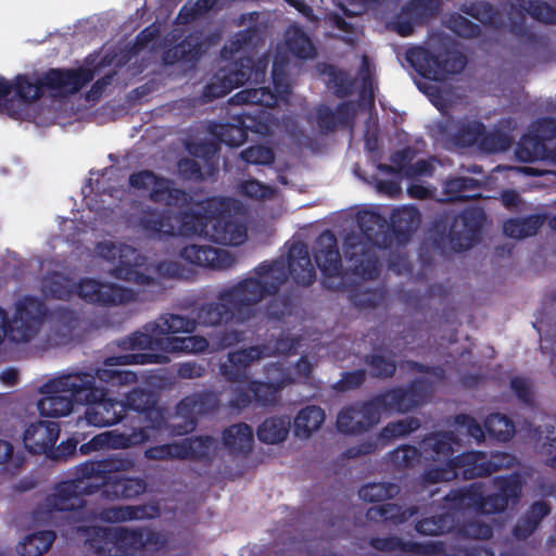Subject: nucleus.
<instances>
[{
  "instance_id": "1",
  "label": "nucleus",
  "mask_w": 556,
  "mask_h": 556,
  "mask_svg": "<svg viewBox=\"0 0 556 556\" xmlns=\"http://www.w3.org/2000/svg\"><path fill=\"white\" fill-rule=\"evenodd\" d=\"M223 203L218 199H210L204 202L193 204L180 219L177 217H163L151 213L142 219L144 229L153 235L164 236H186V237H207L211 240L228 245H239L248 238L247 226L237 218L222 217L215 222L212 230L207 225L220 212Z\"/></svg>"
},
{
  "instance_id": "2",
  "label": "nucleus",
  "mask_w": 556,
  "mask_h": 556,
  "mask_svg": "<svg viewBox=\"0 0 556 556\" xmlns=\"http://www.w3.org/2000/svg\"><path fill=\"white\" fill-rule=\"evenodd\" d=\"M454 445H459V440L453 431L435 432L424 439L422 452L438 464L426 473L429 482L450 481L457 477V469H463L465 479H472L502 467L498 456L489 462L486 456L479 452H468L452 458Z\"/></svg>"
},
{
  "instance_id": "3",
  "label": "nucleus",
  "mask_w": 556,
  "mask_h": 556,
  "mask_svg": "<svg viewBox=\"0 0 556 556\" xmlns=\"http://www.w3.org/2000/svg\"><path fill=\"white\" fill-rule=\"evenodd\" d=\"M93 78L90 70L62 72L51 70L42 79L30 81L26 76H18L14 84L16 98H8L13 86L0 78V108L14 118H21L28 103L36 101L41 93V87L53 90L56 94L74 93Z\"/></svg>"
},
{
  "instance_id": "4",
  "label": "nucleus",
  "mask_w": 556,
  "mask_h": 556,
  "mask_svg": "<svg viewBox=\"0 0 556 556\" xmlns=\"http://www.w3.org/2000/svg\"><path fill=\"white\" fill-rule=\"evenodd\" d=\"M359 232L344 236V255L348 263L343 274L342 285L359 283L378 276L376 257L371 254L367 241L380 245L379 239L384 235L388 225L386 218L372 211H363L357 214ZM334 287H341V283Z\"/></svg>"
},
{
  "instance_id": "5",
  "label": "nucleus",
  "mask_w": 556,
  "mask_h": 556,
  "mask_svg": "<svg viewBox=\"0 0 556 556\" xmlns=\"http://www.w3.org/2000/svg\"><path fill=\"white\" fill-rule=\"evenodd\" d=\"M110 479L101 462H87L77 468V477L60 483L41 504L37 519L42 522H56L58 515L77 511L86 504L84 495H90L102 486L108 489Z\"/></svg>"
},
{
  "instance_id": "6",
  "label": "nucleus",
  "mask_w": 556,
  "mask_h": 556,
  "mask_svg": "<svg viewBox=\"0 0 556 556\" xmlns=\"http://www.w3.org/2000/svg\"><path fill=\"white\" fill-rule=\"evenodd\" d=\"M285 267L283 263L276 266L262 265L256 270V277L220 290L216 299L229 301L237 321H249L257 315L256 305L287 281Z\"/></svg>"
},
{
  "instance_id": "7",
  "label": "nucleus",
  "mask_w": 556,
  "mask_h": 556,
  "mask_svg": "<svg viewBox=\"0 0 556 556\" xmlns=\"http://www.w3.org/2000/svg\"><path fill=\"white\" fill-rule=\"evenodd\" d=\"M56 390H72L75 401L85 403L88 408L85 420L94 427H106L123 419L125 405L122 402L106 399L105 391L96 386V377L88 372L67 375V378L53 384Z\"/></svg>"
},
{
  "instance_id": "8",
  "label": "nucleus",
  "mask_w": 556,
  "mask_h": 556,
  "mask_svg": "<svg viewBox=\"0 0 556 556\" xmlns=\"http://www.w3.org/2000/svg\"><path fill=\"white\" fill-rule=\"evenodd\" d=\"M197 328V321L181 315L164 314L156 320L146 324L138 330L121 340L117 345L125 351H160L156 343L163 337L176 336L178 333H191Z\"/></svg>"
},
{
  "instance_id": "9",
  "label": "nucleus",
  "mask_w": 556,
  "mask_h": 556,
  "mask_svg": "<svg viewBox=\"0 0 556 556\" xmlns=\"http://www.w3.org/2000/svg\"><path fill=\"white\" fill-rule=\"evenodd\" d=\"M520 492L521 482L519 477L511 476L498 479L497 492L492 495L484 497L481 486L472 484L470 489L455 494L453 500L459 508L475 507L482 514H496L505 510L510 503L516 502Z\"/></svg>"
},
{
  "instance_id": "10",
  "label": "nucleus",
  "mask_w": 556,
  "mask_h": 556,
  "mask_svg": "<svg viewBox=\"0 0 556 556\" xmlns=\"http://www.w3.org/2000/svg\"><path fill=\"white\" fill-rule=\"evenodd\" d=\"M96 255L116 263L111 270V275L116 279L131 282L147 278V275L135 271V268H141L144 265V256L129 245L104 241L97 245Z\"/></svg>"
},
{
  "instance_id": "11",
  "label": "nucleus",
  "mask_w": 556,
  "mask_h": 556,
  "mask_svg": "<svg viewBox=\"0 0 556 556\" xmlns=\"http://www.w3.org/2000/svg\"><path fill=\"white\" fill-rule=\"evenodd\" d=\"M253 61L251 58H242L240 61L230 64L229 66L219 70L212 81L205 88V96L207 98L224 97L232 89L242 86L250 80L254 74L255 80L263 75L266 63L258 62L255 72L252 71Z\"/></svg>"
},
{
  "instance_id": "12",
  "label": "nucleus",
  "mask_w": 556,
  "mask_h": 556,
  "mask_svg": "<svg viewBox=\"0 0 556 556\" xmlns=\"http://www.w3.org/2000/svg\"><path fill=\"white\" fill-rule=\"evenodd\" d=\"M169 358L157 352H136L119 356L108 357L104 361V367L99 368L96 371V376L99 380L109 382L112 384H130L135 383L137 376L134 371L117 369V366L129 365V364H165Z\"/></svg>"
},
{
  "instance_id": "13",
  "label": "nucleus",
  "mask_w": 556,
  "mask_h": 556,
  "mask_svg": "<svg viewBox=\"0 0 556 556\" xmlns=\"http://www.w3.org/2000/svg\"><path fill=\"white\" fill-rule=\"evenodd\" d=\"M59 518L66 519L72 525L70 529L64 531V535L70 539L80 540L97 556H113V552H109L114 545L113 527L85 526L81 523L84 518L78 510L58 515L56 520Z\"/></svg>"
},
{
  "instance_id": "14",
  "label": "nucleus",
  "mask_w": 556,
  "mask_h": 556,
  "mask_svg": "<svg viewBox=\"0 0 556 556\" xmlns=\"http://www.w3.org/2000/svg\"><path fill=\"white\" fill-rule=\"evenodd\" d=\"M407 60L418 73L434 80L460 72L466 64L465 56L456 51L447 52L441 60L422 48L409 50Z\"/></svg>"
},
{
  "instance_id": "15",
  "label": "nucleus",
  "mask_w": 556,
  "mask_h": 556,
  "mask_svg": "<svg viewBox=\"0 0 556 556\" xmlns=\"http://www.w3.org/2000/svg\"><path fill=\"white\" fill-rule=\"evenodd\" d=\"M43 315L42 304L38 300L33 298L20 300L10 323L13 340L27 342L34 338L41 328Z\"/></svg>"
},
{
  "instance_id": "16",
  "label": "nucleus",
  "mask_w": 556,
  "mask_h": 556,
  "mask_svg": "<svg viewBox=\"0 0 556 556\" xmlns=\"http://www.w3.org/2000/svg\"><path fill=\"white\" fill-rule=\"evenodd\" d=\"M429 395V381L419 380L414 382L408 390H391L377 396L376 400L381 414L405 413L426 402Z\"/></svg>"
},
{
  "instance_id": "17",
  "label": "nucleus",
  "mask_w": 556,
  "mask_h": 556,
  "mask_svg": "<svg viewBox=\"0 0 556 556\" xmlns=\"http://www.w3.org/2000/svg\"><path fill=\"white\" fill-rule=\"evenodd\" d=\"M75 291L86 302L104 305L128 303L136 296L130 289L90 278H85L77 286L75 285Z\"/></svg>"
},
{
  "instance_id": "18",
  "label": "nucleus",
  "mask_w": 556,
  "mask_h": 556,
  "mask_svg": "<svg viewBox=\"0 0 556 556\" xmlns=\"http://www.w3.org/2000/svg\"><path fill=\"white\" fill-rule=\"evenodd\" d=\"M381 415L377 400L374 399L369 403L341 409L337 417V427L343 433L359 434L377 425Z\"/></svg>"
},
{
  "instance_id": "19",
  "label": "nucleus",
  "mask_w": 556,
  "mask_h": 556,
  "mask_svg": "<svg viewBox=\"0 0 556 556\" xmlns=\"http://www.w3.org/2000/svg\"><path fill=\"white\" fill-rule=\"evenodd\" d=\"M152 440L150 431L147 427H142L132 431L130 434L117 431H105L94 435L90 441L84 443L79 447L83 455L104 451V450H124L135 445L143 444Z\"/></svg>"
},
{
  "instance_id": "20",
  "label": "nucleus",
  "mask_w": 556,
  "mask_h": 556,
  "mask_svg": "<svg viewBox=\"0 0 556 556\" xmlns=\"http://www.w3.org/2000/svg\"><path fill=\"white\" fill-rule=\"evenodd\" d=\"M273 79L276 88L274 93L267 88L247 89L238 92L232 97L235 104H261L264 106H274L278 103L279 98H283L290 89V84L280 65L275 62L273 67Z\"/></svg>"
},
{
  "instance_id": "21",
  "label": "nucleus",
  "mask_w": 556,
  "mask_h": 556,
  "mask_svg": "<svg viewBox=\"0 0 556 556\" xmlns=\"http://www.w3.org/2000/svg\"><path fill=\"white\" fill-rule=\"evenodd\" d=\"M484 222L485 215L480 207L466 210L456 217L450 232L452 248L458 251L469 249Z\"/></svg>"
},
{
  "instance_id": "22",
  "label": "nucleus",
  "mask_w": 556,
  "mask_h": 556,
  "mask_svg": "<svg viewBox=\"0 0 556 556\" xmlns=\"http://www.w3.org/2000/svg\"><path fill=\"white\" fill-rule=\"evenodd\" d=\"M239 125L219 124L212 127V135L228 146H240L247 140V130L266 136L270 132L271 126L268 123L256 122L253 117L244 114L239 119Z\"/></svg>"
},
{
  "instance_id": "23",
  "label": "nucleus",
  "mask_w": 556,
  "mask_h": 556,
  "mask_svg": "<svg viewBox=\"0 0 556 556\" xmlns=\"http://www.w3.org/2000/svg\"><path fill=\"white\" fill-rule=\"evenodd\" d=\"M180 256L191 264L213 269H227L236 263L232 253L210 245H188L181 250Z\"/></svg>"
},
{
  "instance_id": "24",
  "label": "nucleus",
  "mask_w": 556,
  "mask_h": 556,
  "mask_svg": "<svg viewBox=\"0 0 556 556\" xmlns=\"http://www.w3.org/2000/svg\"><path fill=\"white\" fill-rule=\"evenodd\" d=\"M130 185L137 189L149 190L153 201L167 205H176L181 199H185L184 192L172 188L168 180L157 179L152 172L144 170L131 175Z\"/></svg>"
},
{
  "instance_id": "25",
  "label": "nucleus",
  "mask_w": 556,
  "mask_h": 556,
  "mask_svg": "<svg viewBox=\"0 0 556 556\" xmlns=\"http://www.w3.org/2000/svg\"><path fill=\"white\" fill-rule=\"evenodd\" d=\"M268 357L263 344L238 350L228 354V359L222 366L223 375L232 382L247 380V369L255 362Z\"/></svg>"
},
{
  "instance_id": "26",
  "label": "nucleus",
  "mask_w": 556,
  "mask_h": 556,
  "mask_svg": "<svg viewBox=\"0 0 556 556\" xmlns=\"http://www.w3.org/2000/svg\"><path fill=\"white\" fill-rule=\"evenodd\" d=\"M280 263L285 264V273L287 278L289 275L300 285H311L315 278V269L312 264L308 249L304 243H295L291 247L288 261L280 260L273 264L276 266Z\"/></svg>"
},
{
  "instance_id": "27",
  "label": "nucleus",
  "mask_w": 556,
  "mask_h": 556,
  "mask_svg": "<svg viewBox=\"0 0 556 556\" xmlns=\"http://www.w3.org/2000/svg\"><path fill=\"white\" fill-rule=\"evenodd\" d=\"M67 378L63 376L50 381L46 387L47 395L38 403L40 414L47 417L58 418L68 415L73 409L75 394L72 390H56L54 383Z\"/></svg>"
},
{
  "instance_id": "28",
  "label": "nucleus",
  "mask_w": 556,
  "mask_h": 556,
  "mask_svg": "<svg viewBox=\"0 0 556 556\" xmlns=\"http://www.w3.org/2000/svg\"><path fill=\"white\" fill-rule=\"evenodd\" d=\"M326 422V412L317 405L301 408L291 422L293 438L301 442L309 441Z\"/></svg>"
},
{
  "instance_id": "29",
  "label": "nucleus",
  "mask_w": 556,
  "mask_h": 556,
  "mask_svg": "<svg viewBox=\"0 0 556 556\" xmlns=\"http://www.w3.org/2000/svg\"><path fill=\"white\" fill-rule=\"evenodd\" d=\"M280 392L268 381H250L248 391L237 387L233 390L230 404L233 407L243 408L251 404L254 400L261 405H275L278 402L277 394Z\"/></svg>"
},
{
  "instance_id": "30",
  "label": "nucleus",
  "mask_w": 556,
  "mask_h": 556,
  "mask_svg": "<svg viewBox=\"0 0 556 556\" xmlns=\"http://www.w3.org/2000/svg\"><path fill=\"white\" fill-rule=\"evenodd\" d=\"M315 260L321 271L329 278L340 274L341 257L337 248V239L330 231H325L318 237Z\"/></svg>"
},
{
  "instance_id": "31",
  "label": "nucleus",
  "mask_w": 556,
  "mask_h": 556,
  "mask_svg": "<svg viewBox=\"0 0 556 556\" xmlns=\"http://www.w3.org/2000/svg\"><path fill=\"white\" fill-rule=\"evenodd\" d=\"M516 157L520 162L551 160L556 163V139L544 141L533 136H525L516 149Z\"/></svg>"
},
{
  "instance_id": "32",
  "label": "nucleus",
  "mask_w": 556,
  "mask_h": 556,
  "mask_svg": "<svg viewBox=\"0 0 556 556\" xmlns=\"http://www.w3.org/2000/svg\"><path fill=\"white\" fill-rule=\"evenodd\" d=\"M58 424L52 421H39L30 425L24 432L25 447L33 453L46 452L52 447L59 438Z\"/></svg>"
},
{
  "instance_id": "33",
  "label": "nucleus",
  "mask_w": 556,
  "mask_h": 556,
  "mask_svg": "<svg viewBox=\"0 0 556 556\" xmlns=\"http://www.w3.org/2000/svg\"><path fill=\"white\" fill-rule=\"evenodd\" d=\"M415 154L410 149L399 151L391 157V165H380L379 168L384 172L402 173L407 178L431 175L433 170L432 163L427 160H418L410 164Z\"/></svg>"
},
{
  "instance_id": "34",
  "label": "nucleus",
  "mask_w": 556,
  "mask_h": 556,
  "mask_svg": "<svg viewBox=\"0 0 556 556\" xmlns=\"http://www.w3.org/2000/svg\"><path fill=\"white\" fill-rule=\"evenodd\" d=\"M291 431V418L287 415H275L266 418L257 428L256 434L265 444L283 443Z\"/></svg>"
},
{
  "instance_id": "35",
  "label": "nucleus",
  "mask_w": 556,
  "mask_h": 556,
  "mask_svg": "<svg viewBox=\"0 0 556 556\" xmlns=\"http://www.w3.org/2000/svg\"><path fill=\"white\" fill-rule=\"evenodd\" d=\"M113 556H135L141 552L140 528L113 527Z\"/></svg>"
},
{
  "instance_id": "36",
  "label": "nucleus",
  "mask_w": 556,
  "mask_h": 556,
  "mask_svg": "<svg viewBox=\"0 0 556 556\" xmlns=\"http://www.w3.org/2000/svg\"><path fill=\"white\" fill-rule=\"evenodd\" d=\"M156 343L160 345L162 354L168 353H199L203 352L207 346L208 342L204 337L191 336V337H178L169 336L163 337Z\"/></svg>"
},
{
  "instance_id": "37",
  "label": "nucleus",
  "mask_w": 556,
  "mask_h": 556,
  "mask_svg": "<svg viewBox=\"0 0 556 556\" xmlns=\"http://www.w3.org/2000/svg\"><path fill=\"white\" fill-rule=\"evenodd\" d=\"M235 319L233 311L229 301L218 300L210 302L199 307L194 320L202 326H217L222 321Z\"/></svg>"
},
{
  "instance_id": "38",
  "label": "nucleus",
  "mask_w": 556,
  "mask_h": 556,
  "mask_svg": "<svg viewBox=\"0 0 556 556\" xmlns=\"http://www.w3.org/2000/svg\"><path fill=\"white\" fill-rule=\"evenodd\" d=\"M441 131L459 143L469 146L481 140L484 135V126L478 121L467 122L462 126L454 122H448Z\"/></svg>"
},
{
  "instance_id": "39",
  "label": "nucleus",
  "mask_w": 556,
  "mask_h": 556,
  "mask_svg": "<svg viewBox=\"0 0 556 556\" xmlns=\"http://www.w3.org/2000/svg\"><path fill=\"white\" fill-rule=\"evenodd\" d=\"M55 540L53 531H40L26 535L16 546L21 556H40L46 553Z\"/></svg>"
},
{
  "instance_id": "40",
  "label": "nucleus",
  "mask_w": 556,
  "mask_h": 556,
  "mask_svg": "<svg viewBox=\"0 0 556 556\" xmlns=\"http://www.w3.org/2000/svg\"><path fill=\"white\" fill-rule=\"evenodd\" d=\"M545 223V216L532 215L527 218H514L504 223V233L514 239L534 236Z\"/></svg>"
},
{
  "instance_id": "41",
  "label": "nucleus",
  "mask_w": 556,
  "mask_h": 556,
  "mask_svg": "<svg viewBox=\"0 0 556 556\" xmlns=\"http://www.w3.org/2000/svg\"><path fill=\"white\" fill-rule=\"evenodd\" d=\"M285 41L289 51L299 59H313L316 54L311 38L296 26H292L286 31Z\"/></svg>"
},
{
  "instance_id": "42",
  "label": "nucleus",
  "mask_w": 556,
  "mask_h": 556,
  "mask_svg": "<svg viewBox=\"0 0 556 556\" xmlns=\"http://www.w3.org/2000/svg\"><path fill=\"white\" fill-rule=\"evenodd\" d=\"M223 441L232 451H248L253 443V430L247 424L232 425L224 431Z\"/></svg>"
},
{
  "instance_id": "43",
  "label": "nucleus",
  "mask_w": 556,
  "mask_h": 556,
  "mask_svg": "<svg viewBox=\"0 0 556 556\" xmlns=\"http://www.w3.org/2000/svg\"><path fill=\"white\" fill-rule=\"evenodd\" d=\"M549 513V507L544 502L534 503L527 515L514 528L517 540H525L536 529L540 521Z\"/></svg>"
},
{
  "instance_id": "44",
  "label": "nucleus",
  "mask_w": 556,
  "mask_h": 556,
  "mask_svg": "<svg viewBox=\"0 0 556 556\" xmlns=\"http://www.w3.org/2000/svg\"><path fill=\"white\" fill-rule=\"evenodd\" d=\"M123 404L125 405V408L129 407L135 410L149 409L150 416H155L156 424L153 427L146 426L149 429L152 439H154L153 430L162 426L163 416L157 409L152 408V405L154 404L153 395L143 390H134L127 395L126 403Z\"/></svg>"
},
{
  "instance_id": "45",
  "label": "nucleus",
  "mask_w": 556,
  "mask_h": 556,
  "mask_svg": "<svg viewBox=\"0 0 556 556\" xmlns=\"http://www.w3.org/2000/svg\"><path fill=\"white\" fill-rule=\"evenodd\" d=\"M41 290L46 296L66 300L74 293L75 285L64 275L53 273L42 279Z\"/></svg>"
},
{
  "instance_id": "46",
  "label": "nucleus",
  "mask_w": 556,
  "mask_h": 556,
  "mask_svg": "<svg viewBox=\"0 0 556 556\" xmlns=\"http://www.w3.org/2000/svg\"><path fill=\"white\" fill-rule=\"evenodd\" d=\"M356 114V105L353 103L344 104L339 109L336 115L329 108L321 106L317 110V123L323 131L332 129L337 123H349L351 117Z\"/></svg>"
},
{
  "instance_id": "47",
  "label": "nucleus",
  "mask_w": 556,
  "mask_h": 556,
  "mask_svg": "<svg viewBox=\"0 0 556 556\" xmlns=\"http://www.w3.org/2000/svg\"><path fill=\"white\" fill-rule=\"evenodd\" d=\"M147 489V483L140 478H121L110 480L105 493L115 497L131 498L142 494Z\"/></svg>"
},
{
  "instance_id": "48",
  "label": "nucleus",
  "mask_w": 556,
  "mask_h": 556,
  "mask_svg": "<svg viewBox=\"0 0 556 556\" xmlns=\"http://www.w3.org/2000/svg\"><path fill=\"white\" fill-rule=\"evenodd\" d=\"M135 271L147 275L142 281H131L138 286H148L153 283L160 277H174L179 273V266L175 262H162L159 265L148 263L144 256V265L141 268H135Z\"/></svg>"
},
{
  "instance_id": "49",
  "label": "nucleus",
  "mask_w": 556,
  "mask_h": 556,
  "mask_svg": "<svg viewBox=\"0 0 556 556\" xmlns=\"http://www.w3.org/2000/svg\"><path fill=\"white\" fill-rule=\"evenodd\" d=\"M420 223L419 212L413 206L397 208L391 215L393 230L400 235L415 231Z\"/></svg>"
},
{
  "instance_id": "50",
  "label": "nucleus",
  "mask_w": 556,
  "mask_h": 556,
  "mask_svg": "<svg viewBox=\"0 0 556 556\" xmlns=\"http://www.w3.org/2000/svg\"><path fill=\"white\" fill-rule=\"evenodd\" d=\"M147 517L146 508L142 506H112L103 509L99 518L106 522H126Z\"/></svg>"
},
{
  "instance_id": "51",
  "label": "nucleus",
  "mask_w": 556,
  "mask_h": 556,
  "mask_svg": "<svg viewBox=\"0 0 556 556\" xmlns=\"http://www.w3.org/2000/svg\"><path fill=\"white\" fill-rule=\"evenodd\" d=\"M181 459L207 456L216 447V441L211 437H197L179 441Z\"/></svg>"
},
{
  "instance_id": "52",
  "label": "nucleus",
  "mask_w": 556,
  "mask_h": 556,
  "mask_svg": "<svg viewBox=\"0 0 556 556\" xmlns=\"http://www.w3.org/2000/svg\"><path fill=\"white\" fill-rule=\"evenodd\" d=\"M477 188V181L472 178H453L445 182L443 201L465 200L475 198L476 193H468L475 191Z\"/></svg>"
},
{
  "instance_id": "53",
  "label": "nucleus",
  "mask_w": 556,
  "mask_h": 556,
  "mask_svg": "<svg viewBox=\"0 0 556 556\" xmlns=\"http://www.w3.org/2000/svg\"><path fill=\"white\" fill-rule=\"evenodd\" d=\"M400 488L393 483H368L361 488L358 494L365 502H380L397 495Z\"/></svg>"
},
{
  "instance_id": "54",
  "label": "nucleus",
  "mask_w": 556,
  "mask_h": 556,
  "mask_svg": "<svg viewBox=\"0 0 556 556\" xmlns=\"http://www.w3.org/2000/svg\"><path fill=\"white\" fill-rule=\"evenodd\" d=\"M420 427V420L416 417H406L401 420L391 421L379 433L381 440L399 439Z\"/></svg>"
},
{
  "instance_id": "55",
  "label": "nucleus",
  "mask_w": 556,
  "mask_h": 556,
  "mask_svg": "<svg viewBox=\"0 0 556 556\" xmlns=\"http://www.w3.org/2000/svg\"><path fill=\"white\" fill-rule=\"evenodd\" d=\"M454 526V517L451 514H446L438 518H426L418 522L416 529L421 534L440 535L452 530Z\"/></svg>"
},
{
  "instance_id": "56",
  "label": "nucleus",
  "mask_w": 556,
  "mask_h": 556,
  "mask_svg": "<svg viewBox=\"0 0 556 556\" xmlns=\"http://www.w3.org/2000/svg\"><path fill=\"white\" fill-rule=\"evenodd\" d=\"M488 432L500 441L509 440L515 433L514 424L504 415L493 414L485 420Z\"/></svg>"
},
{
  "instance_id": "57",
  "label": "nucleus",
  "mask_w": 556,
  "mask_h": 556,
  "mask_svg": "<svg viewBox=\"0 0 556 556\" xmlns=\"http://www.w3.org/2000/svg\"><path fill=\"white\" fill-rule=\"evenodd\" d=\"M203 413L204 403L200 395L188 396L177 406V414L188 420V427L185 429L186 432L193 429L197 416Z\"/></svg>"
},
{
  "instance_id": "58",
  "label": "nucleus",
  "mask_w": 556,
  "mask_h": 556,
  "mask_svg": "<svg viewBox=\"0 0 556 556\" xmlns=\"http://www.w3.org/2000/svg\"><path fill=\"white\" fill-rule=\"evenodd\" d=\"M238 191L241 195L253 200H269L275 197V190L255 179L245 180L239 184Z\"/></svg>"
},
{
  "instance_id": "59",
  "label": "nucleus",
  "mask_w": 556,
  "mask_h": 556,
  "mask_svg": "<svg viewBox=\"0 0 556 556\" xmlns=\"http://www.w3.org/2000/svg\"><path fill=\"white\" fill-rule=\"evenodd\" d=\"M367 517L372 521L392 520L403 522L407 519L406 513L402 511L401 507L395 504L374 506L368 509Z\"/></svg>"
},
{
  "instance_id": "60",
  "label": "nucleus",
  "mask_w": 556,
  "mask_h": 556,
  "mask_svg": "<svg viewBox=\"0 0 556 556\" xmlns=\"http://www.w3.org/2000/svg\"><path fill=\"white\" fill-rule=\"evenodd\" d=\"M182 448L179 442L149 447L144 451V457L150 460L181 459Z\"/></svg>"
},
{
  "instance_id": "61",
  "label": "nucleus",
  "mask_w": 556,
  "mask_h": 556,
  "mask_svg": "<svg viewBox=\"0 0 556 556\" xmlns=\"http://www.w3.org/2000/svg\"><path fill=\"white\" fill-rule=\"evenodd\" d=\"M479 144L485 152H502L510 147L511 139L505 132L496 130L486 135L484 134Z\"/></svg>"
},
{
  "instance_id": "62",
  "label": "nucleus",
  "mask_w": 556,
  "mask_h": 556,
  "mask_svg": "<svg viewBox=\"0 0 556 556\" xmlns=\"http://www.w3.org/2000/svg\"><path fill=\"white\" fill-rule=\"evenodd\" d=\"M240 157L254 165H268L274 162L275 155L271 149L264 146H253L240 153Z\"/></svg>"
},
{
  "instance_id": "63",
  "label": "nucleus",
  "mask_w": 556,
  "mask_h": 556,
  "mask_svg": "<svg viewBox=\"0 0 556 556\" xmlns=\"http://www.w3.org/2000/svg\"><path fill=\"white\" fill-rule=\"evenodd\" d=\"M299 338L294 334L287 333L281 334L279 338H277L275 341H268L267 343H264V349L268 352V357L280 355V354H287L293 350L296 349L299 345Z\"/></svg>"
},
{
  "instance_id": "64",
  "label": "nucleus",
  "mask_w": 556,
  "mask_h": 556,
  "mask_svg": "<svg viewBox=\"0 0 556 556\" xmlns=\"http://www.w3.org/2000/svg\"><path fill=\"white\" fill-rule=\"evenodd\" d=\"M266 381L281 391L295 381V378L280 364H270L266 367Z\"/></svg>"
}]
</instances>
